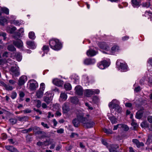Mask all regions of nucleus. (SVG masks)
<instances>
[{
	"instance_id": "1",
	"label": "nucleus",
	"mask_w": 152,
	"mask_h": 152,
	"mask_svg": "<svg viewBox=\"0 0 152 152\" xmlns=\"http://www.w3.org/2000/svg\"><path fill=\"white\" fill-rule=\"evenodd\" d=\"M49 45L51 48L58 50L62 48V44L59 40L56 39H52L49 41Z\"/></svg>"
},
{
	"instance_id": "2",
	"label": "nucleus",
	"mask_w": 152,
	"mask_h": 152,
	"mask_svg": "<svg viewBox=\"0 0 152 152\" xmlns=\"http://www.w3.org/2000/svg\"><path fill=\"white\" fill-rule=\"evenodd\" d=\"M84 115V113L82 112L80 113L77 114V118L74 119L72 121L73 124L75 127H78L80 125V123L83 124V122L85 121Z\"/></svg>"
},
{
	"instance_id": "3",
	"label": "nucleus",
	"mask_w": 152,
	"mask_h": 152,
	"mask_svg": "<svg viewBox=\"0 0 152 152\" xmlns=\"http://www.w3.org/2000/svg\"><path fill=\"white\" fill-rule=\"evenodd\" d=\"M86 117H84L85 121L83 122V126L87 128L93 127L95 125V123L91 120V117L89 114H87Z\"/></svg>"
},
{
	"instance_id": "4",
	"label": "nucleus",
	"mask_w": 152,
	"mask_h": 152,
	"mask_svg": "<svg viewBox=\"0 0 152 152\" xmlns=\"http://www.w3.org/2000/svg\"><path fill=\"white\" fill-rule=\"evenodd\" d=\"M119 105V102L116 99H114L109 103V107L110 108L115 109L117 112L119 113L121 111L122 109Z\"/></svg>"
},
{
	"instance_id": "5",
	"label": "nucleus",
	"mask_w": 152,
	"mask_h": 152,
	"mask_svg": "<svg viewBox=\"0 0 152 152\" xmlns=\"http://www.w3.org/2000/svg\"><path fill=\"white\" fill-rule=\"evenodd\" d=\"M121 59H118L116 62V65L121 72H126L128 70V66L126 64L121 62Z\"/></svg>"
},
{
	"instance_id": "6",
	"label": "nucleus",
	"mask_w": 152,
	"mask_h": 152,
	"mask_svg": "<svg viewBox=\"0 0 152 152\" xmlns=\"http://www.w3.org/2000/svg\"><path fill=\"white\" fill-rule=\"evenodd\" d=\"M18 37L15 36L14 37L15 39L17 40L16 41H13V44L16 47L18 48H21L23 46V43L22 42L20 39H18V38H19L20 36V33H18Z\"/></svg>"
},
{
	"instance_id": "7",
	"label": "nucleus",
	"mask_w": 152,
	"mask_h": 152,
	"mask_svg": "<svg viewBox=\"0 0 152 152\" xmlns=\"http://www.w3.org/2000/svg\"><path fill=\"white\" fill-rule=\"evenodd\" d=\"M53 142V139H49L46 140L43 142L39 141L37 142V145L39 146H41L42 149H44V146L48 145Z\"/></svg>"
},
{
	"instance_id": "8",
	"label": "nucleus",
	"mask_w": 152,
	"mask_h": 152,
	"mask_svg": "<svg viewBox=\"0 0 152 152\" xmlns=\"http://www.w3.org/2000/svg\"><path fill=\"white\" fill-rule=\"evenodd\" d=\"M45 96L44 97V101L48 104L52 101L53 98V95L50 92L48 91L45 94Z\"/></svg>"
},
{
	"instance_id": "9",
	"label": "nucleus",
	"mask_w": 152,
	"mask_h": 152,
	"mask_svg": "<svg viewBox=\"0 0 152 152\" xmlns=\"http://www.w3.org/2000/svg\"><path fill=\"white\" fill-rule=\"evenodd\" d=\"M11 74L13 76H18L20 75L19 68L18 66H12L10 69Z\"/></svg>"
},
{
	"instance_id": "10",
	"label": "nucleus",
	"mask_w": 152,
	"mask_h": 152,
	"mask_svg": "<svg viewBox=\"0 0 152 152\" xmlns=\"http://www.w3.org/2000/svg\"><path fill=\"white\" fill-rule=\"evenodd\" d=\"M38 87V84L37 81L34 80L30 81L29 89L32 91H35Z\"/></svg>"
},
{
	"instance_id": "11",
	"label": "nucleus",
	"mask_w": 152,
	"mask_h": 152,
	"mask_svg": "<svg viewBox=\"0 0 152 152\" xmlns=\"http://www.w3.org/2000/svg\"><path fill=\"white\" fill-rule=\"evenodd\" d=\"M99 46L102 49L108 50L110 49V45L105 42H100L98 44Z\"/></svg>"
},
{
	"instance_id": "12",
	"label": "nucleus",
	"mask_w": 152,
	"mask_h": 152,
	"mask_svg": "<svg viewBox=\"0 0 152 152\" xmlns=\"http://www.w3.org/2000/svg\"><path fill=\"white\" fill-rule=\"evenodd\" d=\"M99 68L101 69H104L108 66V62L106 60L101 61L97 64Z\"/></svg>"
},
{
	"instance_id": "13",
	"label": "nucleus",
	"mask_w": 152,
	"mask_h": 152,
	"mask_svg": "<svg viewBox=\"0 0 152 152\" xmlns=\"http://www.w3.org/2000/svg\"><path fill=\"white\" fill-rule=\"evenodd\" d=\"M131 4L134 8H138L141 5L140 0H131Z\"/></svg>"
},
{
	"instance_id": "14",
	"label": "nucleus",
	"mask_w": 152,
	"mask_h": 152,
	"mask_svg": "<svg viewBox=\"0 0 152 152\" xmlns=\"http://www.w3.org/2000/svg\"><path fill=\"white\" fill-rule=\"evenodd\" d=\"M95 62V60L94 58H87L85 59L84 61V64L87 65L93 64Z\"/></svg>"
},
{
	"instance_id": "15",
	"label": "nucleus",
	"mask_w": 152,
	"mask_h": 152,
	"mask_svg": "<svg viewBox=\"0 0 152 152\" xmlns=\"http://www.w3.org/2000/svg\"><path fill=\"white\" fill-rule=\"evenodd\" d=\"M27 77L26 76L23 75L21 76L19 78L18 81V85H22L27 80Z\"/></svg>"
},
{
	"instance_id": "16",
	"label": "nucleus",
	"mask_w": 152,
	"mask_h": 152,
	"mask_svg": "<svg viewBox=\"0 0 152 152\" xmlns=\"http://www.w3.org/2000/svg\"><path fill=\"white\" fill-rule=\"evenodd\" d=\"M27 47L30 49H33L35 48L36 45L33 41H28L26 42Z\"/></svg>"
},
{
	"instance_id": "17",
	"label": "nucleus",
	"mask_w": 152,
	"mask_h": 152,
	"mask_svg": "<svg viewBox=\"0 0 152 152\" xmlns=\"http://www.w3.org/2000/svg\"><path fill=\"white\" fill-rule=\"evenodd\" d=\"M102 143L104 145L106 146L109 149L108 147L109 146H112V149L113 148H115V149H117L119 148V146L117 145H114L111 144H108L107 143V142L106 141L104 140H102Z\"/></svg>"
},
{
	"instance_id": "18",
	"label": "nucleus",
	"mask_w": 152,
	"mask_h": 152,
	"mask_svg": "<svg viewBox=\"0 0 152 152\" xmlns=\"http://www.w3.org/2000/svg\"><path fill=\"white\" fill-rule=\"evenodd\" d=\"M53 83L54 85L58 86H61L63 84V81L58 79H53Z\"/></svg>"
},
{
	"instance_id": "19",
	"label": "nucleus",
	"mask_w": 152,
	"mask_h": 152,
	"mask_svg": "<svg viewBox=\"0 0 152 152\" xmlns=\"http://www.w3.org/2000/svg\"><path fill=\"white\" fill-rule=\"evenodd\" d=\"M75 90L76 94L78 95H81L82 94L83 91L82 87L80 86H76Z\"/></svg>"
},
{
	"instance_id": "20",
	"label": "nucleus",
	"mask_w": 152,
	"mask_h": 152,
	"mask_svg": "<svg viewBox=\"0 0 152 152\" xmlns=\"http://www.w3.org/2000/svg\"><path fill=\"white\" fill-rule=\"evenodd\" d=\"M5 148L11 152H19V151L16 148L12 146H5Z\"/></svg>"
},
{
	"instance_id": "21",
	"label": "nucleus",
	"mask_w": 152,
	"mask_h": 152,
	"mask_svg": "<svg viewBox=\"0 0 152 152\" xmlns=\"http://www.w3.org/2000/svg\"><path fill=\"white\" fill-rule=\"evenodd\" d=\"M96 53V52L94 50L91 49L88 50L86 52L87 55L90 56H94L95 55Z\"/></svg>"
},
{
	"instance_id": "22",
	"label": "nucleus",
	"mask_w": 152,
	"mask_h": 152,
	"mask_svg": "<svg viewBox=\"0 0 152 152\" xmlns=\"http://www.w3.org/2000/svg\"><path fill=\"white\" fill-rule=\"evenodd\" d=\"M85 94L87 97H90L93 95V90L92 89H86L85 90Z\"/></svg>"
},
{
	"instance_id": "23",
	"label": "nucleus",
	"mask_w": 152,
	"mask_h": 152,
	"mask_svg": "<svg viewBox=\"0 0 152 152\" xmlns=\"http://www.w3.org/2000/svg\"><path fill=\"white\" fill-rule=\"evenodd\" d=\"M67 98V95L64 93H61L60 96L59 100L60 101H65Z\"/></svg>"
},
{
	"instance_id": "24",
	"label": "nucleus",
	"mask_w": 152,
	"mask_h": 152,
	"mask_svg": "<svg viewBox=\"0 0 152 152\" xmlns=\"http://www.w3.org/2000/svg\"><path fill=\"white\" fill-rule=\"evenodd\" d=\"M151 143H152V134H150L148 136L146 144L148 145H149ZM150 149L152 151V145Z\"/></svg>"
},
{
	"instance_id": "25",
	"label": "nucleus",
	"mask_w": 152,
	"mask_h": 152,
	"mask_svg": "<svg viewBox=\"0 0 152 152\" xmlns=\"http://www.w3.org/2000/svg\"><path fill=\"white\" fill-rule=\"evenodd\" d=\"M142 111L140 110L136 113L135 117L137 119H140L142 117Z\"/></svg>"
},
{
	"instance_id": "26",
	"label": "nucleus",
	"mask_w": 152,
	"mask_h": 152,
	"mask_svg": "<svg viewBox=\"0 0 152 152\" xmlns=\"http://www.w3.org/2000/svg\"><path fill=\"white\" fill-rule=\"evenodd\" d=\"M141 5L143 7L148 8L151 6V3L150 1L143 2L141 4Z\"/></svg>"
},
{
	"instance_id": "27",
	"label": "nucleus",
	"mask_w": 152,
	"mask_h": 152,
	"mask_svg": "<svg viewBox=\"0 0 152 152\" xmlns=\"http://www.w3.org/2000/svg\"><path fill=\"white\" fill-rule=\"evenodd\" d=\"M16 29V28L15 27H13L12 28L7 27L6 29L7 31L10 33H13Z\"/></svg>"
},
{
	"instance_id": "28",
	"label": "nucleus",
	"mask_w": 152,
	"mask_h": 152,
	"mask_svg": "<svg viewBox=\"0 0 152 152\" xmlns=\"http://www.w3.org/2000/svg\"><path fill=\"white\" fill-rule=\"evenodd\" d=\"M18 120L20 121H26L28 119V117L27 116H23L21 117L19 116L17 117Z\"/></svg>"
},
{
	"instance_id": "29",
	"label": "nucleus",
	"mask_w": 152,
	"mask_h": 152,
	"mask_svg": "<svg viewBox=\"0 0 152 152\" xmlns=\"http://www.w3.org/2000/svg\"><path fill=\"white\" fill-rule=\"evenodd\" d=\"M109 119L110 121L112 124H115L117 122V120L114 116L109 117Z\"/></svg>"
},
{
	"instance_id": "30",
	"label": "nucleus",
	"mask_w": 152,
	"mask_h": 152,
	"mask_svg": "<svg viewBox=\"0 0 152 152\" xmlns=\"http://www.w3.org/2000/svg\"><path fill=\"white\" fill-rule=\"evenodd\" d=\"M43 91L39 90L36 93V96L37 98H41L43 96Z\"/></svg>"
},
{
	"instance_id": "31",
	"label": "nucleus",
	"mask_w": 152,
	"mask_h": 152,
	"mask_svg": "<svg viewBox=\"0 0 152 152\" xmlns=\"http://www.w3.org/2000/svg\"><path fill=\"white\" fill-rule=\"evenodd\" d=\"M78 99L75 97H74L71 98L70 101L72 103L74 104H77L78 102Z\"/></svg>"
},
{
	"instance_id": "32",
	"label": "nucleus",
	"mask_w": 152,
	"mask_h": 152,
	"mask_svg": "<svg viewBox=\"0 0 152 152\" xmlns=\"http://www.w3.org/2000/svg\"><path fill=\"white\" fill-rule=\"evenodd\" d=\"M62 109L63 112L64 113H66L69 110L68 107L67 106L66 103H65L64 104L62 107Z\"/></svg>"
},
{
	"instance_id": "33",
	"label": "nucleus",
	"mask_w": 152,
	"mask_h": 152,
	"mask_svg": "<svg viewBox=\"0 0 152 152\" xmlns=\"http://www.w3.org/2000/svg\"><path fill=\"white\" fill-rule=\"evenodd\" d=\"M15 56L18 61H21L22 58V56L20 53H16L15 54Z\"/></svg>"
},
{
	"instance_id": "34",
	"label": "nucleus",
	"mask_w": 152,
	"mask_h": 152,
	"mask_svg": "<svg viewBox=\"0 0 152 152\" xmlns=\"http://www.w3.org/2000/svg\"><path fill=\"white\" fill-rule=\"evenodd\" d=\"M64 87L66 90H70L71 89V86L69 83H67L65 84Z\"/></svg>"
},
{
	"instance_id": "35",
	"label": "nucleus",
	"mask_w": 152,
	"mask_h": 152,
	"mask_svg": "<svg viewBox=\"0 0 152 152\" xmlns=\"http://www.w3.org/2000/svg\"><path fill=\"white\" fill-rule=\"evenodd\" d=\"M119 49V48L118 46L117 45H114L111 48V50L113 52H115L118 51Z\"/></svg>"
},
{
	"instance_id": "36",
	"label": "nucleus",
	"mask_w": 152,
	"mask_h": 152,
	"mask_svg": "<svg viewBox=\"0 0 152 152\" xmlns=\"http://www.w3.org/2000/svg\"><path fill=\"white\" fill-rule=\"evenodd\" d=\"M7 20L4 18H1L0 19V24L3 26L4 23L7 22Z\"/></svg>"
},
{
	"instance_id": "37",
	"label": "nucleus",
	"mask_w": 152,
	"mask_h": 152,
	"mask_svg": "<svg viewBox=\"0 0 152 152\" xmlns=\"http://www.w3.org/2000/svg\"><path fill=\"white\" fill-rule=\"evenodd\" d=\"M28 36L29 38L32 39H34L35 38L34 33L32 31L30 32L29 33Z\"/></svg>"
},
{
	"instance_id": "38",
	"label": "nucleus",
	"mask_w": 152,
	"mask_h": 152,
	"mask_svg": "<svg viewBox=\"0 0 152 152\" xmlns=\"http://www.w3.org/2000/svg\"><path fill=\"white\" fill-rule=\"evenodd\" d=\"M1 10L4 13L7 15L9 14V10L6 7H2L1 8Z\"/></svg>"
},
{
	"instance_id": "39",
	"label": "nucleus",
	"mask_w": 152,
	"mask_h": 152,
	"mask_svg": "<svg viewBox=\"0 0 152 152\" xmlns=\"http://www.w3.org/2000/svg\"><path fill=\"white\" fill-rule=\"evenodd\" d=\"M103 130L104 133L107 134H111L112 133V131L110 129H107L106 128H104L103 129Z\"/></svg>"
},
{
	"instance_id": "40",
	"label": "nucleus",
	"mask_w": 152,
	"mask_h": 152,
	"mask_svg": "<svg viewBox=\"0 0 152 152\" xmlns=\"http://www.w3.org/2000/svg\"><path fill=\"white\" fill-rule=\"evenodd\" d=\"M42 50L44 52L47 53L49 50V48L48 46L44 45L42 48Z\"/></svg>"
},
{
	"instance_id": "41",
	"label": "nucleus",
	"mask_w": 152,
	"mask_h": 152,
	"mask_svg": "<svg viewBox=\"0 0 152 152\" xmlns=\"http://www.w3.org/2000/svg\"><path fill=\"white\" fill-rule=\"evenodd\" d=\"M5 88L7 91H11L13 89V88L12 86H10L9 84H7V85L5 87Z\"/></svg>"
},
{
	"instance_id": "42",
	"label": "nucleus",
	"mask_w": 152,
	"mask_h": 152,
	"mask_svg": "<svg viewBox=\"0 0 152 152\" xmlns=\"http://www.w3.org/2000/svg\"><path fill=\"white\" fill-rule=\"evenodd\" d=\"M71 78L72 79H73L75 80V82H77L79 79V77L77 75H72L71 77Z\"/></svg>"
},
{
	"instance_id": "43",
	"label": "nucleus",
	"mask_w": 152,
	"mask_h": 152,
	"mask_svg": "<svg viewBox=\"0 0 152 152\" xmlns=\"http://www.w3.org/2000/svg\"><path fill=\"white\" fill-rule=\"evenodd\" d=\"M121 128L125 131H127L129 129V128L127 125L125 124H121Z\"/></svg>"
},
{
	"instance_id": "44",
	"label": "nucleus",
	"mask_w": 152,
	"mask_h": 152,
	"mask_svg": "<svg viewBox=\"0 0 152 152\" xmlns=\"http://www.w3.org/2000/svg\"><path fill=\"white\" fill-rule=\"evenodd\" d=\"M45 88V85L44 83H42L40 85V87L39 90L43 92L44 91Z\"/></svg>"
},
{
	"instance_id": "45",
	"label": "nucleus",
	"mask_w": 152,
	"mask_h": 152,
	"mask_svg": "<svg viewBox=\"0 0 152 152\" xmlns=\"http://www.w3.org/2000/svg\"><path fill=\"white\" fill-rule=\"evenodd\" d=\"M7 49L8 50L11 51H14L16 50V48L12 45H10L8 46Z\"/></svg>"
},
{
	"instance_id": "46",
	"label": "nucleus",
	"mask_w": 152,
	"mask_h": 152,
	"mask_svg": "<svg viewBox=\"0 0 152 152\" xmlns=\"http://www.w3.org/2000/svg\"><path fill=\"white\" fill-rule=\"evenodd\" d=\"M131 125L134 127V129H136L138 127V125L134 121H133L131 123Z\"/></svg>"
},
{
	"instance_id": "47",
	"label": "nucleus",
	"mask_w": 152,
	"mask_h": 152,
	"mask_svg": "<svg viewBox=\"0 0 152 152\" xmlns=\"http://www.w3.org/2000/svg\"><path fill=\"white\" fill-rule=\"evenodd\" d=\"M59 109V105L58 104H56L53 106V110L54 111L58 110Z\"/></svg>"
},
{
	"instance_id": "48",
	"label": "nucleus",
	"mask_w": 152,
	"mask_h": 152,
	"mask_svg": "<svg viewBox=\"0 0 152 152\" xmlns=\"http://www.w3.org/2000/svg\"><path fill=\"white\" fill-rule=\"evenodd\" d=\"M80 147V148L83 149L84 151H86V148L84 143L83 142H80L79 143Z\"/></svg>"
},
{
	"instance_id": "49",
	"label": "nucleus",
	"mask_w": 152,
	"mask_h": 152,
	"mask_svg": "<svg viewBox=\"0 0 152 152\" xmlns=\"http://www.w3.org/2000/svg\"><path fill=\"white\" fill-rule=\"evenodd\" d=\"M17 95V94L16 93V92H13L12 93L11 97L12 99H14L16 98Z\"/></svg>"
},
{
	"instance_id": "50",
	"label": "nucleus",
	"mask_w": 152,
	"mask_h": 152,
	"mask_svg": "<svg viewBox=\"0 0 152 152\" xmlns=\"http://www.w3.org/2000/svg\"><path fill=\"white\" fill-rule=\"evenodd\" d=\"M73 148V146L72 145H70L66 146L65 148L66 150L67 151H69L72 149Z\"/></svg>"
},
{
	"instance_id": "51",
	"label": "nucleus",
	"mask_w": 152,
	"mask_h": 152,
	"mask_svg": "<svg viewBox=\"0 0 152 152\" xmlns=\"http://www.w3.org/2000/svg\"><path fill=\"white\" fill-rule=\"evenodd\" d=\"M12 23L17 26H19L21 25V23L17 20H13Z\"/></svg>"
},
{
	"instance_id": "52",
	"label": "nucleus",
	"mask_w": 152,
	"mask_h": 152,
	"mask_svg": "<svg viewBox=\"0 0 152 152\" xmlns=\"http://www.w3.org/2000/svg\"><path fill=\"white\" fill-rule=\"evenodd\" d=\"M137 147L139 148H140L141 146H143L144 145V144L142 142H140L139 141V143H138L136 145Z\"/></svg>"
},
{
	"instance_id": "53",
	"label": "nucleus",
	"mask_w": 152,
	"mask_h": 152,
	"mask_svg": "<svg viewBox=\"0 0 152 152\" xmlns=\"http://www.w3.org/2000/svg\"><path fill=\"white\" fill-rule=\"evenodd\" d=\"M72 138L75 137L77 138V137L78 136V134L76 133H72L71 135L70 136Z\"/></svg>"
},
{
	"instance_id": "54",
	"label": "nucleus",
	"mask_w": 152,
	"mask_h": 152,
	"mask_svg": "<svg viewBox=\"0 0 152 152\" xmlns=\"http://www.w3.org/2000/svg\"><path fill=\"white\" fill-rule=\"evenodd\" d=\"M10 121L12 124H14L17 123V120L15 119H11L10 120Z\"/></svg>"
},
{
	"instance_id": "55",
	"label": "nucleus",
	"mask_w": 152,
	"mask_h": 152,
	"mask_svg": "<svg viewBox=\"0 0 152 152\" xmlns=\"http://www.w3.org/2000/svg\"><path fill=\"white\" fill-rule=\"evenodd\" d=\"M121 124H118L116 125H115L114 126V128L113 129V130H117L118 128H121Z\"/></svg>"
},
{
	"instance_id": "56",
	"label": "nucleus",
	"mask_w": 152,
	"mask_h": 152,
	"mask_svg": "<svg viewBox=\"0 0 152 152\" xmlns=\"http://www.w3.org/2000/svg\"><path fill=\"white\" fill-rule=\"evenodd\" d=\"M141 126L142 127H147L148 125L145 122H144L141 124Z\"/></svg>"
},
{
	"instance_id": "57",
	"label": "nucleus",
	"mask_w": 152,
	"mask_h": 152,
	"mask_svg": "<svg viewBox=\"0 0 152 152\" xmlns=\"http://www.w3.org/2000/svg\"><path fill=\"white\" fill-rule=\"evenodd\" d=\"M41 125L44 127L46 129H48L49 128V126L48 125L46 124L45 123L43 122H42L41 123Z\"/></svg>"
},
{
	"instance_id": "58",
	"label": "nucleus",
	"mask_w": 152,
	"mask_h": 152,
	"mask_svg": "<svg viewBox=\"0 0 152 152\" xmlns=\"http://www.w3.org/2000/svg\"><path fill=\"white\" fill-rule=\"evenodd\" d=\"M85 105L86 106L88 107V110H93V107H91L88 103H85Z\"/></svg>"
},
{
	"instance_id": "59",
	"label": "nucleus",
	"mask_w": 152,
	"mask_h": 152,
	"mask_svg": "<svg viewBox=\"0 0 152 152\" xmlns=\"http://www.w3.org/2000/svg\"><path fill=\"white\" fill-rule=\"evenodd\" d=\"M6 36V33L4 32H1L0 33V36H2L4 37V40L5 39Z\"/></svg>"
},
{
	"instance_id": "60",
	"label": "nucleus",
	"mask_w": 152,
	"mask_h": 152,
	"mask_svg": "<svg viewBox=\"0 0 152 152\" xmlns=\"http://www.w3.org/2000/svg\"><path fill=\"white\" fill-rule=\"evenodd\" d=\"M1 137L3 140L6 139L7 138V135L5 133H3L1 134Z\"/></svg>"
},
{
	"instance_id": "61",
	"label": "nucleus",
	"mask_w": 152,
	"mask_h": 152,
	"mask_svg": "<svg viewBox=\"0 0 152 152\" xmlns=\"http://www.w3.org/2000/svg\"><path fill=\"white\" fill-rule=\"evenodd\" d=\"M41 105V102L39 100L37 101V106L38 107H39Z\"/></svg>"
},
{
	"instance_id": "62",
	"label": "nucleus",
	"mask_w": 152,
	"mask_h": 152,
	"mask_svg": "<svg viewBox=\"0 0 152 152\" xmlns=\"http://www.w3.org/2000/svg\"><path fill=\"white\" fill-rule=\"evenodd\" d=\"M32 128L33 129V130L34 132H35L39 130L40 129L37 126L33 127Z\"/></svg>"
},
{
	"instance_id": "63",
	"label": "nucleus",
	"mask_w": 152,
	"mask_h": 152,
	"mask_svg": "<svg viewBox=\"0 0 152 152\" xmlns=\"http://www.w3.org/2000/svg\"><path fill=\"white\" fill-rule=\"evenodd\" d=\"M23 111L24 113H30L31 112V110L28 109H26L23 110Z\"/></svg>"
},
{
	"instance_id": "64",
	"label": "nucleus",
	"mask_w": 152,
	"mask_h": 152,
	"mask_svg": "<svg viewBox=\"0 0 152 152\" xmlns=\"http://www.w3.org/2000/svg\"><path fill=\"white\" fill-rule=\"evenodd\" d=\"M148 121L150 123H152V116H148Z\"/></svg>"
}]
</instances>
